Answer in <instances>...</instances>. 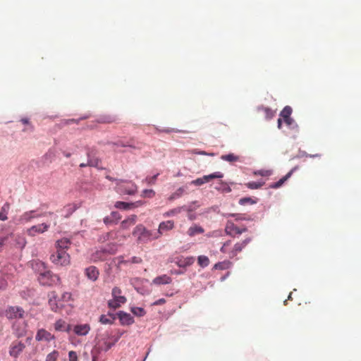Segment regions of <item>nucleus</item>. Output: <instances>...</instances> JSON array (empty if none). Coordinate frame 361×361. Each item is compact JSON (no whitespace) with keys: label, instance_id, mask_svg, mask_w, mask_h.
Segmentation results:
<instances>
[{"label":"nucleus","instance_id":"f257e3e1","mask_svg":"<svg viewBox=\"0 0 361 361\" xmlns=\"http://www.w3.org/2000/svg\"><path fill=\"white\" fill-rule=\"evenodd\" d=\"M49 305L54 312H58L65 307V302L72 300V294L70 292H64L61 298H59L55 291L49 293Z\"/></svg>","mask_w":361,"mask_h":361},{"label":"nucleus","instance_id":"f03ea898","mask_svg":"<svg viewBox=\"0 0 361 361\" xmlns=\"http://www.w3.org/2000/svg\"><path fill=\"white\" fill-rule=\"evenodd\" d=\"M252 240L250 237L246 238L240 242L236 243L231 249L229 247L231 245V240L226 241L221 246L220 251L222 253L228 254L229 258H233L238 253H240Z\"/></svg>","mask_w":361,"mask_h":361},{"label":"nucleus","instance_id":"7ed1b4c3","mask_svg":"<svg viewBox=\"0 0 361 361\" xmlns=\"http://www.w3.org/2000/svg\"><path fill=\"white\" fill-rule=\"evenodd\" d=\"M112 299L109 300L108 306L116 310L125 304L127 301L126 298L122 295V290L118 287H114L111 291Z\"/></svg>","mask_w":361,"mask_h":361},{"label":"nucleus","instance_id":"20e7f679","mask_svg":"<svg viewBox=\"0 0 361 361\" xmlns=\"http://www.w3.org/2000/svg\"><path fill=\"white\" fill-rule=\"evenodd\" d=\"M116 190L122 195H133L137 191V186L132 181L116 180Z\"/></svg>","mask_w":361,"mask_h":361},{"label":"nucleus","instance_id":"39448f33","mask_svg":"<svg viewBox=\"0 0 361 361\" xmlns=\"http://www.w3.org/2000/svg\"><path fill=\"white\" fill-rule=\"evenodd\" d=\"M38 281L43 286L57 285L60 282V278L50 271H46L39 274Z\"/></svg>","mask_w":361,"mask_h":361},{"label":"nucleus","instance_id":"423d86ee","mask_svg":"<svg viewBox=\"0 0 361 361\" xmlns=\"http://www.w3.org/2000/svg\"><path fill=\"white\" fill-rule=\"evenodd\" d=\"M50 259L54 264L60 266H66L70 263V256L63 250H56V252L50 256Z\"/></svg>","mask_w":361,"mask_h":361},{"label":"nucleus","instance_id":"0eeeda50","mask_svg":"<svg viewBox=\"0 0 361 361\" xmlns=\"http://www.w3.org/2000/svg\"><path fill=\"white\" fill-rule=\"evenodd\" d=\"M116 245H108L106 247L97 250L95 252H94L92 255L91 259L93 262H97V261H104L106 259V257L109 254H114L116 253Z\"/></svg>","mask_w":361,"mask_h":361},{"label":"nucleus","instance_id":"6e6552de","mask_svg":"<svg viewBox=\"0 0 361 361\" xmlns=\"http://www.w3.org/2000/svg\"><path fill=\"white\" fill-rule=\"evenodd\" d=\"M225 233L226 235L231 237H235L237 235H240L247 231V227H238L232 221L228 220L225 226Z\"/></svg>","mask_w":361,"mask_h":361},{"label":"nucleus","instance_id":"1a4fd4ad","mask_svg":"<svg viewBox=\"0 0 361 361\" xmlns=\"http://www.w3.org/2000/svg\"><path fill=\"white\" fill-rule=\"evenodd\" d=\"M24 314V310L18 306H10L5 311V315L8 319H21Z\"/></svg>","mask_w":361,"mask_h":361},{"label":"nucleus","instance_id":"9d476101","mask_svg":"<svg viewBox=\"0 0 361 361\" xmlns=\"http://www.w3.org/2000/svg\"><path fill=\"white\" fill-rule=\"evenodd\" d=\"M25 348V344L23 342L15 341L10 345L9 355L14 358H17Z\"/></svg>","mask_w":361,"mask_h":361},{"label":"nucleus","instance_id":"9b49d317","mask_svg":"<svg viewBox=\"0 0 361 361\" xmlns=\"http://www.w3.org/2000/svg\"><path fill=\"white\" fill-rule=\"evenodd\" d=\"M49 226V224L47 223L34 225L27 230V233L30 236H35L37 234L44 233L48 231Z\"/></svg>","mask_w":361,"mask_h":361},{"label":"nucleus","instance_id":"f8f14e48","mask_svg":"<svg viewBox=\"0 0 361 361\" xmlns=\"http://www.w3.org/2000/svg\"><path fill=\"white\" fill-rule=\"evenodd\" d=\"M224 177V174L221 172H215L209 175L204 176L202 178H197L192 181V183L196 185H202L205 183L209 182L214 178H221Z\"/></svg>","mask_w":361,"mask_h":361},{"label":"nucleus","instance_id":"ddd939ff","mask_svg":"<svg viewBox=\"0 0 361 361\" xmlns=\"http://www.w3.org/2000/svg\"><path fill=\"white\" fill-rule=\"evenodd\" d=\"M13 334L17 338L24 336L27 332V324L25 322H16L12 326Z\"/></svg>","mask_w":361,"mask_h":361},{"label":"nucleus","instance_id":"4468645a","mask_svg":"<svg viewBox=\"0 0 361 361\" xmlns=\"http://www.w3.org/2000/svg\"><path fill=\"white\" fill-rule=\"evenodd\" d=\"M55 339L54 335L44 329H40L37 331L35 340L37 341L49 342Z\"/></svg>","mask_w":361,"mask_h":361},{"label":"nucleus","instance_id":"2eb2a0df","mask_svg":"<svg viewBox=\"0 0 361 361\" xmlns=\"http://www.w3.org/2000/svg\"><path fill=\"white\" fill-rule=\"evenodd\" d=\"M8 235V237L9 236L13 237L14 242H15L14 245L16 248L22 250L26 245L27 241H26L25 237L24 236L23 234L17 233V234L14 235L13 233H11Z\"/></svg>","mask_w":361,"mask_h":361},{"label":"nucleus","instance_id":"dca6fc26","mask_svg":"<svg viewBox=\"0 0 361 361\" xmlns=\"http://www.w3.org/2000/svg\"><path fill=\"white\" fill-rule=\"evenodd\" d=\"M47 213L44 214H36L35 210H31L28 212H24L20 217V221L21 222H29L32 219L35 218H39L42 216H45Z\"/></svg>","mask_w":361,"mask_h":361},{"label":"nucleus","instance_id":"f3484780","mask_svg":"<svg viewBox=\"0 0 361 361\" xmlns=\"http://www.w3.org/2000/svg\"><path fill=\"white\" fill-rule=\"evenodd\" d=\"M142 203L140 201L133 203H128L125 202L118 201L115 203V207L120 209L128 210L131 209L141 205Z\"/></svg>","mask_w":361,"mask_h":361},{"label":"nucleus","instance_id":"a211bd4d","mask_svg":"<svg viewBox=\"0 0 361 361\" xmlns=\"http://www.w3.org/2000/svg\"><path fill=\"white\" fill-rule=\"evenodd\" d=\"M85 273L86 276L92 281H97L99 274V270L94 266L86 268Z\"/></svg>","mask_w":361,"mask_h":361},{"label":"nucleus","instance_id":"6ab92c4d","mask_svg":"<svg viewBox=\"0 0 361 361\" xmlns=\"http://www.w3.org/2000/svg\"><path fill=\"white\" fill-rule=\"evenodd\" d=\"M73 331L78 336H85L90 331V326L87 324H78L74 326Z\"/></svg>","mask_w":361,"mask_h":361},{"label":"nucleus","instance_id":"aec40b11","mask_svg":"<svg viewBox=\"0 0 361 361\" xmlns=\"http://www.w3.org/2000/svg\"><path fill=\"white\" fill-rule=\"evenodd\" d=\"M194 262L195 257H181L180 258H178V261L176 263L179 267L185 268L187 267L192 265Z\"/></svg>","mask_w":361,"mask_h":361},{"label":"nucleus","instance_id":"412c9836","mask_svg":"<svg viewBox=\"0 0 361 361\" xmlns=\"http://www.w3.org/2000/svg\"><path fill=\"white\" fill-rule=\"evenodd\" d=\"M298 166H295L285 176L281 178L279 181L276 183H274L269 185V188H280L290 176H292L293 173L298 169Z\"/></svg>","mask_w":361,"mask_h":361},{"label":"nucleus","instance_id":"4be33fe9","mask_svg":"<svg viewBox=\"0 0 361 361\" xmlns=\"http://www.w3.org/2000/svg\"><path fill=\"white\" fill-rule=\"evenodd\" d=\"M118 318L123 325H130L134 322L133 317L130 314L124 312L118 313Z\"/></svg>","mask_w":361,"mask_h":361},{"label":"nucleus","instance_id":"5701e85b","mask_svg":"<svg viewBox=\"0 0 361 361\" xmlns=\"http://www.w3.org/2000/svg\"><path fill=\"white\" fill-rule=\"evenodd\" d=\"M257 112H262L264 114V117L267 120L271 119L275 116V111L269 107L258 106L257 109Z\"/></svg>","mask_w":361,"mask_h":361},{"label":"nucleus","instance_id":"b1692460","mask_svg":"<svg viewBox=\"0 0 361 361\" xmlns=\"http://www.w3.org/2000/svg\"><path fill=\"white\" fill-rule=\"evenodd\" d=\"M71 240L67 238H63L58 240L56 243V248L58 250H63L66 251L71 245Z\"/></svg>","mask_w":361,"mask_h":361},{"label":"nucleus","instance_id":"393cba45","mask_svg":"<svg viewBox=\"0 0 361 361\" xmlns=\"http://www.w3.org/2000/svg\"><path fill=\"white\" fill-rule=\"evenodd\" d=\"M137 221V216L135 214L130 215L127 219L123 220L121 224V226L123 229H128L130 226H133Z\"/></svg>","mask_w":361,"mask_h":361},{"label":"nucleus","instance_id":"a878e982","mask_svg":"<svg viewBox=\"0 0 361 361\" xmlns=\"http://www.w3.org/2000/svg\"><path fill=\"white\" fill-rule=\"evenodd\" d=\"M123 334V332L118 331L117 336L114 338V339L112 341H104V346L101 347L102 350L104 351L109 350L118 341V339L122 336Z\"/></svg>","mask_w":361,"mask_h":361},{"label":"nucleus","instance_id":"bb28decb","mask_svg":"<svg viewBox=\"0 0 361 361\" xmlns=\"http://www.w3.org/2000/svg\"><path fill=\"white\" fill-rule=\"evenodd\" d=\"M204 232V230L203 229V228L196 224L190 226L188 230V234L190 236H194L197 234L203 233Z\"/></svg>","mask_w":361,"mask_h":361},{"label":"nucleus","instance_id":"cd10ccee","mask_svg":"<svg viewBox=\"0 0 361 361\" xmlns=\"http://www.w3.org/2000/svg\"><path fill=\"white\" fill-rule=\"evenodd\" d=\"M147 233V230L142 225H138L135 227L133 232V235L136 237L137 240L143 237V235Z\"/></svg>","mask_w":361,"mask_h":361},{"label":"nucleus","instance_id":"c85d7f7f","mask_svg":"<svg viewBox=\"0 0 361 361\" xmlns=\"http://www.w3.org/2000/svg\"><path fill=\"white\" fill-rule=\"evenodd\" d=\"M10 209V204L8 202H6L3 207L1 209L0 211V220L1 221H6L8 219L7 214L8 213V211Z\"/></svg>","mask_w":361,"mask_h":361},{"label":"nucleus","instance_id":"c756f323","mask_svg":"<svg viewBox=\"0 0 361 361\" xmlns=\"http://www.w3.org/2000/svg\"><path fill=\"white\" fill-rule=\"evenodd\" d=\"M215 189L222 192H230L231 191L230 186L226 183L222 181L218 183V185L215 187Z\"/></svg>","mask_w":361,"mask_h":361},{"label":"nucleus","instance_id":"7c9ffc66","mask_svg":"<svg viewBox=\"0 0 361 361\" xmlns=\"http://www.w3.org/2000/svg\"><path fill=\"white\" fill-rule=\"evenodd\" d=\"M197 263L201 267H206L209 264V259L205 255H200L197 258Z\"/></svg>","mask_w":361,"mask_h":361},{"label":"nucleus","instance_id":"2f4dec72","mask_svg":"<svg viewBox=\"0 0 361 361\" xmlns=\"http://www.w3.org/2000/svg\"><path fill=\"white\" fill-rule=\"evenodd\" d=\"M66 322L61 319H58L57 321H56V322L54 323V329L55 331H63V330L65 329V324H66Z\"/></svg>","mask_w":361,"mask_h":361},{"label":"nucleus","instance_id":"473e14b6","mask_svg":"<svg viewBox=\"0 0 361 361\" xmlns=\"http://www.w3.org/2000/svg\"><path fill=\"white\" fill-rule=\"evenodd\" d=\"M173 228V222L172 221H166L159 224V231L161 230L168 231Z\"/></svg>","mask_w":361,"mask_h":361},{"label":"nucleus","instance_id":"72a5a7b5","mask_svg":"<svg viewBox=\"0 0 361 361\" xmlns=\"http://www.w3.org/2000/svg\"><path fill=\"white\" fill-rule=\"evenodd\" d=\"M221 159L228 162H235L239 160V157L234 154L222 155Z\"/></svg>","mask_w":361,"mask_h":361},{"label":"nucleus","instance_id":"f704fd0d","mask_svg":"<svg viewBox=\"0 0 361 361\" xmlns=\"http://www.w3.org/2000/svg\"><path fill=\"white\" fill-rule=\"evenodd\" d=\"M292 114V108L289 106H286L280 113V116L284 119L290 117Z\"/></svg>","mask_w":361,"mask_h":361},{"label":"nucleus","instance_id":"c9c22d12","mask_svg":"<svg viewBox=\"0 0 361 361\" xmlns=\"http://www.w3.org/2000/svg\"><path fill=\"white\" fill-rule=\"evenodd\" d=\"M87 164L89 166L97 167L99 163V160L97 158L92 157L90 152H87Z\"/></svg>","mask_w":361,"mask_h":361},{"label":"nucleus","instance_id":"e433bc0d","mask_svg":"<svg viewBox=\"0 0 361 361\" xmlns=\"http://www.w3.org/2000/svg\"><path fill=\"white\" fill-rule=\"evenodd\" d=\"M264 185V182H249L245 185L252 190L260 188Z\"/></svg>","mask_w":361,"mask_h":361},{"label":"nucleus","instance_id":"4c0bfd02","mask_svg":"<svg viewBox=\"0 0 361 361\" xmlns=\"http://www.w3.org/2000/svg\"><path fill=\"white\" fill-rule=\"evenodd\" d=\"M59 353L57 350H54L47 355L45 361H57Z\"/></svg>","mask_w":361,"mask_h":361},{"label":"nucleus","instance_id":"58836bf2","mask_svg":"<svg viewBox=\"0 0 361 361\" xmlns=\"http://www.w3.org/2000/svg\"><path fill=\"white\" fill-rule=\"evenodd\" d=\"M112 145H114V147H133L132 141L124 142L123 140H118L116 142L112 143Z\"/></svg>","mask_w":361,"mask_h":361},{"label":"nucleus","instance_id":"ea45409f","mask_svg":"<svg viewBox=\"0 0 361 361\" xmlns=\"http://www.w3.org/2000/svg\"><path fill=\"white\" fill-rule=\"evenodd\" d=\"M131 312H133V314L136 315V316H138V317H141V316H143L145 313V310L142 307H133L131 308Z\"/></svg>","mask_w":361,"mask_h":361},{"label":"nucleus","instance_id":"a19ab883","mask_svg":"<svg viewBox=\"0 0 361 361\" xmlns=\"http://www.w3.org/2000/svg\"><path fill=\"white\" fill-rule=\"evenodd\" d=\"M225 216H226V217H229V216L235 217V221H245V220H248L249 219L245 217L244 215L239 214H225Z\"/></svg>","mask_w":361,"mask_h":361},{"label":"nucleus","instance_id":"79ce46f5","mask_svg":"<svg viewBox=\"0 0 361 361\" xmlns=\"http://www.w3.org/2000/svg\"><path fill=\"white\" fill-rule=\"evenodd\" d=\"M286 124L289 126L290 128H295L298 127V125L295 122V121L291 118H284L283 119Z\"/></svg>","mask_w":361,"mask_h":361},{"label":"nucleus","instance_id":"37998d69","mask_svg":"<svg viewBox=\"0 0 361 361\" xmlns=\"http://www.w3.org/2000/svg\"><path fill=\"white\" fill-rule=\"evenodd\" d=\"M99 322L103 324H109L112 323V319L111 317L102 314L100 316Z\"/></svg>","mask_w":361,"mask_h":361},{"label":"nucleus","instance_id":"c03bdc74","mask_svg":"<svg viewBox=\"0 0 361 361\" xmlns=\"http://www.w3.org/2000/svg\"><path fill=\"white\" fill-rule=\"evenodd\" d=\"M8 286L6 277L4 275L0 276V290H4Z\"/></svg>","mask_w":361,"mask_h":361},{"label":"nucleus","instance_id":"a18cd8bd","mask_svg":"<svg viewBox=\"0 0 361 361\" xmlns=\"http://www.w3.org/2000/svg\"><path fill=\"white\" fill-rule=\"evenodd\" d=\"M272 172L270 170H259L254 172V175H259L262 176H269Z\"/></svg>","mask_w":361,"mask_h":361},{"label":"nucleus","instance_id":"49530a36","mask_svg":"<svg viewBox=\"0 0 361 361\" xmlns=\"http://www.w3.org/2000/svg\"><path fill=\"white\" fill-rule=\"evenodd\" d=\"M254 203H255V202L252 200L250 197H243L239 200V204L241 205H245L246 204H252Z\"/></svg>","mask_w":361,"mask_h":361},{"label":"nucleus","instance_id":"de8ad7c7","mask_svg":"<svg viewBox=\"0 0 361 361\" xmlns=\"http://www.w3.org/2000/svg\"><path fill=\"white\" fill-rule=\"evenodd\" d=\"M155 195V192L152 190H144L142 196L145 197H151Z\"/></svg>","mask_w":361,"mask_h":361},{"label":"nucleus","instance_id":"09e8293b","mask_svg":"<svg viewBox=\"0 0 361 361\" xmlns=\"http://www.w3.org/2000/svg\"><path fill=\"white\" fill-rule=\"evenodd\" d=\"M171 279L166 275L159 277V284L160 283L166 284V283H171Z\"/></svg>","mask_w":361,"mask_h":361},{"label":"nucleus","instance_id":"8fccbe9b","mask_svg":"<svg viewBox=\"0 0 361 361\" xmlns=\"http://www.w3.org/2000/svg\"><path fill=\"white\" fill-rule=\"evenodd\" d=\"M68 360L69 361H78V355L75 351H70L68 353Z\"/></svg>","mask_w":361,"mask_h":361},{"label":"nucleus","instance_id":"3c124183","mask_svg":"<svg viewBox=\"0 0 361 361\" xmlns=\"http://www.w3.org/2000/svg\"><path fill=\"white\" fill-rule=\"evenodd\" d=\"M111 217L112 218L113 221H118L121 219V216L118 212H112L111 213Z\"/></svg>","mask_w":361,"mask_h":361},{"label":"nucleus","instance_id":"603ef678","mask_svg":"<svg viewBox=\"0 0 361 361\" xmlns=\"http://www.w3.org/2000/svg\"><path fill=\"white\" fill-rule=\"evenodd\" d=\"M150 236H151L150 232L147 231V233H145L143 235V237L140 238L138 240L140 241V242L146 241V240H149L150 238Z\"/></svg>","mask_w":361,"mask_h":361},{"label":"nucleus","instance_id":"864d4df0","mask_svg":"<svg viewBox=\"0 0 361 361\" xmlns=\"http://www.w3.org/2000/svg\"><path fill=\"white\" fill-rule=\"evenodd\" d=\"M8 239V235H6L4 237H0V251L1 250L2 247L5 245L6 242Z\"/></svg>","mask_w":361,"mask_h":361},{"label":"nucleus","instance_id":"5fc2aeb1","mask_svg":"<svg viewBox=\"0 0 361 361\" xmlns=\"http://www.w3.org/2000/svg\"><path fill=\"white\" fill-rule=\"evenodd\" d=\"M114 263H116L117 262V267H119L120 265L122 264V263H127L128 262L127 261H124L123 259H121V258H116L114 259Z\"/></svg>","mask_w":361,"mask_h":361},{"label":"nucleus","instance_id":"6e6d98bb","mask_svg":"<svg viewBox=\"0 0 361 361\" xmlns=\"http://www.w3.org/2000/svg\"><path fill=\"white\" fill-rule=\"evenodd\" d=\"M104 222L105 224L108 225V224H111L114 222L112 218L110 216H106L104 219Z\"/></svg>","mask_w":361,"mask_h":361},{"label":"nucleus","instance_id":"4d7b16f0","mask_svg":"<svg viewBox=\"0 0 361 361\" xmlns=\"http://www.w3.org/2000/svg\"><path fill=\"white\" fill-rule=\"evenodd\" d=\"M156 179H157V175H154L153 176L152 178H146V181L149 183V184H151V183H155L156 182Z\"/></svg>","mask_w":361,"mask_h":361},{"label":"nucleus","instance_id":"13d9d810","mask_svg":"<svg viewBox=\"0 0 361 361\" xmlns=\"http://www.w3.org/2000/svg\"><path fill=\"white\" fill-rule=\"evenodd\" d=\"M67 209L71 213L73 212L77 209V206L75 204H70L67 206Z\"/></svg>","mask_w":361,"mask_h":361},{"label":"nucleus","instance_id":"bf43d9fd","mask_svg":"<svg viewBox=\"0 0 361 361\" xmlns=\"http://www.w3.org/2000/svg\"><path fill=\"white\" fill-rule=\"evenodd\" d=\"M141 259L140 257H133L132 259H131V262L132 263H140L141 262Z\"/></svg>","mask_w":361,"mask_h":361},{"label":"nucleus","instance_id":"052dcab7","mask_svg":"<svg viewBox=\"0 0 361 361\" xmlns=\"http://www.w3.org/2000/svg\"><path fill=\"white\" fill-rule=\"evenodd\" d=\"M71 331V326L69 324L66 323V324H65V329L63 330V331H66V332L68 333Z\"/></svg>","mask_w":361,"mask_h":361},{"label":"nucleus","instance_id":"680f3d73","mask_svg":"<svg viewBox=\"0 0 361 361\" xmlns=\"http://www.w3.org/2000/svg\"><path fill=\"white\" fill-rule=\"evenodd\" d=\"M115 121H116V119L114 118L109 116L104 121L106 123H112V122H114Z\"/></svg>","mask_w":361,"mask_h":361},{"label":"nucleus","instance_id":"e2e57ef3","mask_svg":"<svg viewBox=\"0 0 361 361\" xmlns=\"http://www.w3.org/2000/svg\"><path fill=\"white\" fill-rule=\"evenodd\" d=\"M20 121L25 125H30L29 119L27 118H23L20 120Z\"/></svg>","mask_w":361,"mask_h":361},{"label":"nucleus","instance_id":"0e129e2a","mask_svg":"<svg viewBox=\"0 0 361 361\" xmlns=\"http://www.w3.org/2000/svg\"><path fill=\"white\" fill-rule=\"evenodd\" d=\"M277 124H278V128L279 129L281 128V126H282V119L281 118H279L277 121Z\"/></svg>","mask_w":361,"mask_h":361},{"label":"nucleus","instance_id":"69168bd1","mask_svg":"<svg viewBox=\"0 0 361 361\" xmlns=\"http://www.w3.org/2000/svg\"><path fill=\"white\" fill-rule=\"evenodd\" d=\"M214 267L216 269H223L222 263H217V264H216Z\"/></svg>","mask_w":361,"mask_h":361},{"label":"nucleus","instance_id":"338daca9","mask_svg":"<svg viewBox=\"0 0 361 361\" xmlns=\"http://www.w3.org/2000/svg\"><path fill=\"white\" fill-rule=\"evenodd\" d=\"M106 178L108 180H111V181L114 180V181H116V180H117V179H114V178H112V177H111L110 176H106Z\"/></svg>","mask_w":361,"mask_h":361},{"label":"nucleus","instance_id":"774afa93","mask_svg":"<svg viewBox=\"0 0 361 361\" xmlns=\"http://www.w3.org/2000/svg\"><path fill=\"white\" fill-rule=\"evenodd\" d=\"M63 154L66 158H69L71 156V154L69 152H63Z\"/></svg>","mask_w":361,"mask_h":361}]
</instances>
